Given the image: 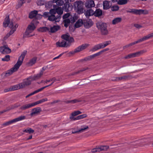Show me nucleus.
I'll return each instance as SVG.
<instances>
[{"label": "nucleus", "instance_id": "nucleus-1", "mask_svg": "<svg viewBox=\"0 0 153 153\" xmlns=\"http://www.w3.org/2000/svg\"><path fill=\"white\" fill-rule=\"evenodd\" d=\"M27 53V51H25L22 53L21 55L19 57L17 63L14 65V66L10 70L6 71V76H9L12 74L13 73L17 71L20 66L22 65Z\"/></svg>", "mask_w": 153, "mask_h": 153}, {"label": "nucleus", "instance_id": "nucleus-2", "mask_svg": "<svg viewBox=\"0 0 153 153\" xmlns=\"http://www.w3.org/2000/svg\"><path fill=\"white\" fill-rule=\"evenodd\" d=\"M62 38L64 40L61 41L57 42L56 43L57 47H67L69 46L71 43L74 41L73 38L66 34L62 35Z\"/></svg>", "mask_w": 153, "mask_h": 153}, {"label": "nucleus", "instance_id": "nucleus-3", "mask_svg": "<svg viewBox=\"0 0 153 153\" xmlns=\"http://www.w3.org/2000/svg\"><path fill=\"white\" fill-rule=\"evenodd\" d=\"M96 25L98 29L100 31L102 35H105L108 34V31L107 29V25L106 23L98 22L96 23Z\"/></svg>", "mask_w": 153, "mask_h": 153}, {"label": "nucleus", "instance_id": "nucleus-4", "mask_svg": "<svg viewBox=\"0 0 153 153\" xmlns=\"http://www.w3.org/2000/svg\"><path fill=\"white\" fill-rule=\"evenodd\" d=\"M36 26L32 23L28 25L23 36L24 38L29 37L35 35V34H30L36 28Z\"/></svg>", "mask_w": 153, "mask_h": 153}, {"label": "nucleus", "instance_id": "nucleus-5", "mask_svg": "<svg viewBox=\"0 0 153 153\" xmlns=\"http://www.w3.org/2000/svg\"><path fill=\"white\" fill-rule=\"evenodd\" d=\"M111 44V41L110 40L99 43L94 46L91 49V51L94 52L100 49L103 48Z\"/></svg>", "mask_w": 153, "mask_h": 153}, {"label": "nucleus", "instance_id": "nucleus-6", "mask_svg": "<svg viewBox=\"0 0 153 153\" xmlns=\"http://www.w3.org/2000/svg\"><path fill=\"white\" fill-rule=\"evenodd\" d=\"M18 26L17 24L14 22H12L10 24L9 27L11 29L10 31L7 33L4 37V40L7 39L11 35H12L16 30Z\"/></svg>", "mask_w": 153, "mask_h": 153}, {"label": "nucleus", "instance_id": "nucleus-7", "mask_svg": "<svg viewBox=\"0 0 153 153\" xmlns=\"http://www.w3.org/2000/svg\"><path fill=\"white\" fill-rule=\"evenodd\" d=\"M83 5L82 2L81 1H76L74 3L75 10L79 14H82L83 13Z\"/></svg>", "mask_w": 153, "mask_h": 153}, {"label": "nucleus", "instance_id": "nucleus-8", "mask_svg": "<svg viewBox=\"0 0 153 153\" xmlns=\"http://www.w3.org/2000/svg\"><path fill=\"white\" fill-rule=\"evenodd\" d=\"M146 52V50H143L134 53H131L126 56L124 57V58L125 59H129L131 58L138 57L141 55Z\"/></svg>", "mask_w": 153, "mask_h": 153}, {"label": "nucleus", "instance_id": "nucleus-9", "mask_svg": "<svg viewBox=\"0 0 153 153\" xmlns=\"http://www.w3.org/2000/svg\"><path fill=\"white\" fill-rule=\"evenodd\" d=\"M25 116H21L19 117L14 119L12 120L9 121L4 123L3 125L4 126L9 125L13 123H15L19 121L24 120L25 119Z\"/></svg>", "mask_w": 153, "mask_h": 153}, {"label": "nucleus", "instance_id": "nucleus-10", "mask_svg": "<svg viewBox=\"0 0 153 153\" xmlns=\"http://www.w3.org/2000/svg\"><path fill=\"white\" fill-rule=\"evenodd\" d=\"M90 46V44L88 43H85L82 44L75 48L74 51L72 52V53L79 52L85 49Z\"/></svg>", "mask_w": 153, "mask_h": 153}, {"label": "nucleus", "instance_id": "nucleus-11", "mask_svg": "<svg viewBox=\"0 0 153 153\" xmlns=\"http://www.w3.org/2000/svg\"><path fill=\"white\" fill-rule=\"evenodd\" d=\"M0 52L3 54L8 53L11 52L10 49L7 45L0 47Z\"/></svg>", "mask_w": 153, "mask_h": 153}, {"label": "nucleus", "instance_id": "nucleus-12", "mask_svg": "<svg viewBox=\"0 0 153 153\" xmlns=\"http://www.w3.org/2000/svg\"><path fill=\"white\" fill-rule=\"evenodd\" d=\"M32 81L33 80H32L31 77L25 79L21 83V87L23 88L29 85Z\"/></svg>", "mask_w": 153, "mask_h": 153}, {"label": "nucleus", "instance_id": "nucleus-13", "mask_svg": "<svg viewBox=\"0 0 153 153\" xmlns=\"http://www.w3.org/2000/svg\"><path fill=\"white\" fill-rule=\"evenodd\" d=\"M57 81V80L56 79L55 77H53V78H51L49 79L46 80L45 81L42 80L41 81L42 82L44 83V84H47L49 82H51V83H50L49 85H49V86H51L53 85V84L55 82H56Z\"/></svg>", "mask_w": 153, "mask_h": 153}, {"label": "nucleus", "instance_id": "nucleus-14", "mask_svg": "<svg viewBox=\"0 0 153 153\" xmlns=\"http://www.w3.org/2000/svg\"><path fill=\"white\" fill-rule=\"evenodd\" d=\"M85 5L88 8L94 7L95 6L94 1L93 0L87 1L85 3Z\"/></svg>", "mask_w": 153, "mask_h": 153}, {"label": "nucleus", "instance_id": "nucleus-15", "mask_svg": "<svg viewBox=\"0 0 153 153\" xmlns=\"http://www.w3.org/2000/svg\"><path fill=\"white\" fill-rule=\"evenodd\" d=\"M60 17L59 16H57L56 17L55 16L53 15H51L48 17V19L51 21H55L56 22H59L60 20Z\"/></svg>", "mask_w": 153, "mask_h": 153}, {"label": "nucleus", "instance_id": "nucleus-16", "mask_svg": "<svg viewBox=\"0 0 153 153\" xmlns=\"http://www.w3.org/2000/svg\"><path fill=\"white\" fill-rule=\"evenodd\" d=\"M35 106L34 102L28 103L23 105L21 107L20 109L22 110H25Z\"/></svg>", "mask_w": 153, "mask_h": 153}, {"label": "nucleus", "instance_id": "nucleus-17", "mask_svg": "<svg viewBox=\"0 0 153 153\" xmlns=\"http://www.w3.org/2000/svg\"><path fill=\"white\" fill-rule=\"evenodd\" d=\"M152 37H153V33L148 34L141 39H139L137 41H136V42H137V43H138Z\"/></svg>", "mask_w": 153, "mask_h": 153}, {"label": "nucleus", "instance_id": "nucleus-18", "mask_svg": "<svg viewBox=\"0 0 153 153\" xmlns=\"http://www.w3.org/2000/svg\"><path fill=\"white\" fill-rule=\"evenodd\" d=\"M103 8L104 10H107L109 8L111 5V3L110 1H104L103 2Z\"/></svg>", "mask_w": 153, "mask_h": 153}, {"label": "nucleus", "instance_id": "nucleus-19", "mask_svg": "<svg viewBox=\"0 0 153 153\" xmlns=\"http://www.w3.org/2000/svg\"><path fill=\"white\" fill-rule=\"evenodd\" d=\"M32 111V112L30 114L32 116L37 114L41 112V110L40 108L38 107L33 109Z\"/></svg>", "mask_w": 153, "mask_h": 153}, {"label": "nucleus", "instance_id": "nucleus-20", "mask_svg": "<svg viewBox=\"0 0 153 153\" xmlns=\"http://www.w3.org/2000/svg\"><path fill=\"white\" fill-rule=\"evenodd\" d=\"M43 74V71H41L39 73L36 75H35L33 76H31L32 80H36L39 79Z\"/></svg>", "mask_w": 153, "mask_h": 153}, {"label": "nucleus", "instance_id": "nucleus-21", "mask_svg": "<svg viewBox=\"0 0 153 153\" xmlns=\"http://www.w3.org/2000/svg\"><path fill=\"white\" fill-rule=\"evenodd\" d=\"M93 25V22L91 19H88L84 22V25L86 28H89Z\"/></svg>", "mask_w": 153, "mask_h": 153}, {"label": "nucleus", "instance_id": "nucleus-22", "mask_svg": "<svg viewBox=\"0 0 153 153\" xmlns=\"http://www.w3.org/2000/svg\"><path fill=\"white\" fill-rule=\"evenodd\" d=\"M94 11L92 9H89L85 11L84 14L86 17L91 16L94 15Z\"/></svg>", "mask_w": 153, "mask_h": 153}, {"label": "nucleus", "instance_id": "nucleus-23", "mask_svg": "<svg viewBox=\"0 0 153 153\" xmlns=\"http://www.w3.org/2000/svg\"><path fill=\"white\" fill-rule=\"evenodd\" d=\"M87 115L86 114H83L78 116L76 117H70V118L71 120H79L82 118H83L86 117Z\"/></svg>", "mask_w": 153, "mask_h": 153}, {"label": "nucleus", "instance_id": "nucleus-24", "mask_svg": "<svg viewBox=\"0 0 153 153\" xmlns=\"http://www.w3.org/2000/svg\"><path fill=\"white\" fill-rule=\"evenodd\" d=\"M63 8L66 11H70L72 9V5L70 4H67V5L64 4V5Z\"/></svg>", "mask_w": 153, "mask_h": 153}, {"label": "nucleus", "instance_id": "nucleus-25", "mask_svg": "<svg viewBox=\"0 0 153 153\" xmlns=\"http://www.w3.org/2000/svg\"><path fill=\"white\" fill-rule=\"evenodd\" d=\"M122 19L120 17H117L114 19L112 21V23L113 25H116L120 22Z\"/></svg>", "mask_w": 153, "mask_h": 153}, {"label": "nucleus", "instance_id": "nucleus-26", "mask_svg": "<svg viewBox=\"0 0 153 153\" xmlns=\"http://www.w3.org/2000/svg\"><path fill=\"white\" fill-rule=\"evenodd\" d=\"M10 88L12 91L16 90L20 88H22L21 87V83L19 84L12 86L10 87Z\"/></svg>", "mask_w": 153, "mask_h": 153}, {"label": "nucleus", "instance_id": "nucleus-27", "mask_svg": "<svg viewBox=\"0 0 153 153\" xmlns=\"http://www.w3.org/2000/svg\"><path fill=\"white\" fill-rule=\"evenodd\" d=\"M59 29V26H54L49 29V30H50L49 32L54 33L57 31Z\"/></svg>", "mask_w": 153, "mask_h": 153}, {"label": "nucleus", "instance_id": "nucleus-28", "mask_svg": "<svg viewBox=\"0 0 153 153\" xmlns=\"http://www.w3.org/2000/svg\"><path fill=\"white\" fill-rule=\"evenodd\" d=\"M102 14V10L100 9H97L94 12V15L96 16L99 17L101 16Z\"/></svg>", "mask_w": 153, "mask_h": 153}, {"label": "nucleus", "instance_id": "nucleus-29", "mask_svg": "<svg viewBox=\"0 0 153 153\" xmlns=\"http://www.w3.org/2000/svg\"><path fill=\"white\" fill-rule=\"evenodd\" d=\"M144 10H137L136 9H132V12L136 14H141L144 13Z\"/></svg>", "mask_w": 153, "mask_h": 153}, {"label": "nucleus", "instance_id": "nucleus-30", "mask_svg": "<svg viewBox=\"0 0 153 153\" xmlns=\"http://www.w3.org/2000/svg\"><path fill=\"white\" fill-rule=\"evenodd\" d=\"M37 11L34 10L30 12L29 15V17L30 19H32L33 18L36 17L37 16Z\"/></svg>", "mask_w": 153, "mask_h": 153}, {"label": "nucleus", "instance_id": "nucleus-31", "mask_svg": "<svg viewBox=\"0 0 153 153\" xmlns=\"http://www.w3.org/2000/svg\"><path fill=\"white\" fill-rule=\"evenodd\" d=\"M83 23L82 20L79 19L75 24L74 26L76 28H78L82 25Z\"/></svg>", "mask_w": 153, "mask_h": 153}, {"label": "nucleus", "instance_id": "nucleus-32", "mask_svg": "<svg viewBox=\"0 0 153 153\" xmlns=\"http://www.w3.org/2000/svg\"><path fill=\"white\" fill-rule=\"evenodd\" d=\"M20 1L19 2L17 6L18 7H21L22 4L25 3V2H27V3L30 2L31 0H20Z\"/></svg>", "mask_w": 153, "mask_h": 153}, {"label": "nucleus", "instance_id": "nucleus-33", "mask_svg": "<svg viewBox=\"0 0 153 153\" xmlns=\"http://www.w3.org/2000/svg\"><path fill=\"white\" fill-rule=\"evenodd\" d=\"M13 22H10L9 19H5L3 23V25L4 27H7L8 26H9L10 23Z\"/></svg>", "mask_w": 153, "mask_h": 153}, {"label": "nucleus", "instance_id": "nucleus-34", "mask_svg": "<svg viewBox=\"0 0 153 153\" xmlns=\"http://www.w3.org/2000/svg\"><path fill=\"white\" fill-rule=\"evenodd\" d=\"M39 31L41 32H45L46 31L50 32L49 29L46 27H41L38 29Z\"/></svg>", "mask_w": 153, "mask_h": 153}, {"label": "nucleus", "instance_id": "nucleus-35", "mask_svg": "<svg viewBox=\"0 0 153 153\" xmlns=\"http://www.w3.org/2000/svg\"><path fill=\"white\" fill-rule=\"evenodd\" d=\"M36 61V57H34L31 60H30V61L28 63V64L29 66H31L33 65L34 64Z\"/></svg>", "mask_w": 153, "mask_h": 153}, {"label": "nucleus", "instance_id": "nucleus-36", "mask_svg": "<svg viewBox=\"0 0 153 153\" xmlns=\"http://www.w3.org/2000/svg\"><path fill=\"white\" fill-rule=\"evenodd\" d=\"M48 100V99L47 98H45L44 99H43L41 100L37 101L35 102H34V105L35 106L36 105H37L38 104L41 103L42 102H43L45 101H46Z\"/></svg>", "mask_w": 153, "mask_h": 153}, {"label": "nucleus", "instance_id": "nucleus-37", "mask_svg": "<svg viewBox=\"0 0 153 153\" xmlns=\"http://www.w3.org/2000/svg\"><path fill=\"white\" fill-rule=\"evenodd\" d=\"M56 13H57L58 15L57 16H59L60 17V15H62L63 13V10L61 7H59L56 9Z\"/></svg>", "mask_w": 153, "mask_h": 153}, {"label": "nucleus", "instance_id": "nucleus-38", "mask_svg": "<svg viewBox=\"0 0 153 153\" xmlns=\"http://www.w3.org/2000/svg\"><path fill=\"white\" fill-rule=\"evenodd\" d=\"M63 22L64 23V26L66 27L68 26V25L70 24V22H71L69 18L64 19L63 20Z\"/></svg>", "mask_w": 153, "mask_h": 153}, {"label": "nucleus", "instance_id": "nucleus-39", "mask_svg": "<svg viewBox=\"0 0 153 153\" xmlns=\"http://www.w3.org/2000/svg\"><path fill=\"white\" fill-rule=\"evenodd\" d=\"M23 131L30 134L33 133L34 132V130L30 128H27V129L23 130Z\"/></svg>", "mask_w": 153, "mask_h": 153}, {"label": "nucleus", "instance_id": "nucleus-40", "mask_svg": "<svg viewBox=\"0 0 153 153\" xmlns=\"http://www.w3.org/2000/svg\"><path fill=\"white\" fill-rule=\"evenodd\" d=\"M128 77V76H124L121 77H116V80L117 81L122 80H126L127 79Z\"/></svg>", "mask_w": 153, "mask_h": 153}, {"label": "nucleus", "instance_id": "nucleus-41", "mask_svg": "<svg viewBox=\"0 0 153 153\" xmlns=\"http://www.w3.org/2000/svg\"><path fill=\"white\" fill-rule=\"evenodd\" d=\"M108 148V146H101L99 147L100 152L102 150H106Z\"/></svg>", "mask_w": 153, "mask_h": 153}, {"label": "nucleus", "instance_id": "nucleus-42", "mask_svg": "<svg viewBox=\"0 0 153 153\" xmlns=\"http://www.w3.org/2000/svg\"><path fill=\"white\" fill-rule=\"evenodd\" d=\"M127 2V0H119L117 3L119 4L123 5L126 4Z\"/></svg>", "mask_w": 153, "mask_h": 153}, {"label": "nucleus", "instance_id": "nucleus-43", "mask_svg": "<svg viewBox=\"0 0 153 153\" xmlns=\"http://www.w3.org/2000/svg\"><path fill=\"white\" fill-rule=\"evenodd\" d=\"M82 113V112L79 111H74L71 114V117H73L76 116L77 115H78L79 114H81Z\"/></svg>", "mask_w": 153, "mask_h": 153}, {"label": "nucleus", "instance_id": "nucleus-44", "mask_svg": "<svg viewBox=\"0 0 153 153\" xmlns=\"http://www.w3.org/2000/svg\"><path fill=\"white\" fill-rule=\"evenodd\" d=\"M10 60V56L9 55H7L2 58V60L4 61H8Z\"/></svg>", "mask_w": 153, "mask_h": 153}, {"label": "nucleus", "instance_id": "nucleus-45", "mask_svg": "<svg viewBox=\"0 0 153 153\" xmlns=\"http://www.w3.org/2000/svg\"><path fill=\"white\" fill-rule=\"evenodd\" d=\"M59 6H61L64 4L63 0H58L56 3Z\"/></svg>", "mask_w": 153, "mask_h": 153}, {"label": "nucleus", "instance_id": "nucleus-46", "mask_svg": "<svg viewBox=\"0 0 153 153\" xmlns=\"http://www.w3.org/2000/svg\"><path fill=\"white\" fill-rule=\"evenodd\" d=\"M49 85H47L41 88H40L35 91H34L35 93L36 94L39 92L42 91L43 89L45 88L46 87H49Z\"/></svg>", "mask_w": 153, "mask_h": 153}, {"label": "nucleus", "instance_id": "nucleus-47", "mask_svg": "<svg viewBox=\"0 0 153 153\" xmlns=\"http://www.w3.org/2000/svg\"><path fill=\"white\" fill-rule=\"evenodd\" d=\"M70 18L71 20V23H73L75 22L76 20L77 19V17L75 16H73V17H71Z\"/></svg>", "mask_w": 153, "mask_h": 153}, {"label": "nucleus", "instance_id": "nucleus-48", "mask_svg": "<svg viewBox=\"0 0 153 153\" xmlns=\"http://www.w3.org/2000/svg\"><path fill=\"white\" fill-rule=\"evenodd\" d=\"M88 128V127L86 126H82L81 128L79 129V131L80 132H82L85 129Z\"/></svg>", "mask_w": 153, "mask_h": 153}, {"label": "nucleus", "instance_id": "nucleus-49", "mask_svg": "<svg viewBox=\"0 0 153 153\" xmlns=\"http://www.w3.org/2000/svg\"><path fill=\"white\" fill-rule=\"evenodd\" d=\"M101 53V52H99L96 53H95L94 54L92 55L91 56H90V58H93L97 56L100 55Z\"/></svg>", "mask_w": 153, "mask_h": 153}, {"label": "nucleus", "instance_id": "nucleus-50", "mask_svg": "<svg viewBox=\"0 0 153 153\" xmlns=\"http://www.w3.org/2000/svg\"><path fill=\"white\" fill-rule=\"evenodd\" d=\"M79 102H80V101H79L78 100H77L75 99V100H72L71 101H70L68 102L70 103H71L72 104H74V103H76Z\"/></svg>", "mask_w": 153, "mask_h": 153}, {"label": "nucleus", "instance_id": "nucleus-51", "mask_svg": "<svg viewBox=\"0 0 153 153\" xmlns=\"http://www.w3.org/2000/svg\"><path fill=\"white\" fill-rule=\"evenodd\" d=\"M50 16V13L48 12H45L43 14V16L45 17H49V16Z\"/></svg>", "mask_w": 153, "mask_h": 153}, {"label": "nucleus", "instance_id": "nucleus-52", "mask_svg": "<svg viewBox=\"0 0 153 153\" xmlns=\"http://www.w3.org/2000/svg\"><path fill=\"white\" fill-rule=\"evenodd\" d=\"M49 13H50V15H53L55 14L56 13V9H51Z\"/></svg>", "mask_w": 153, "mask_h": 153}, {"label": "nucleus", "instance_id": "nucleus-53", "mask_svg": "<svg viewBox=\"0 0 153 153\" xmlns=\"http://www.w3.org/2000/svg\"><path fill=\"white\" fill-rule=\"evenodd\" d=\"M119 9V7L117 6H114L111 8V10L113 11H117Z\"/></svg>", "mask_w": 153, "mask_h": 153}, {"label": "nucleus", "instance_id": "nucleus-54", "mask_svg": "<svg viewBox=\"0 0 153 153\" xmlns=\"http://www.w3.org/2000/svg\"><path fill=\"white\" fill-rule=\"evenodd\" d=\"M70 14L69 13H67L65 15H64L63 16V19H65L67 18H68V17H70Z\"/></svg>", "mask_w": 153, "mask_h": 153}, {"label": "nucleus", "instance_id": "nucleus-55", "mask_svg": "<svg viewBox=\"0 0 153 153\" xmlns=\"http://www.w3.org/2000/svg\"><path fill=\"white\" fill-rule=\"evenodd\" d=\"M99 147L95 148L92 150L91 152L93 153H95L97 152H100V150H99Z\"/></svg>", "mask_w": 153, "mask_h": 153}, {"label": "nucleus", "instance_id": "nucleus-56", "mask_svg": "<svg viewBox=\"0 0 153 153\" xmlns=\"http://www.w3.org/2000/svg\"><path fill=\"white\" fill-rule=\"evenodd\" d=\"M88 67H85L82 68V69L78 71V72H77V73H79V72H80L83 71H85V70L88 69Z\"/></svg>", "mask_w": 153, "mask_h": 153}, {"label": "nucleus", "instance_id": "nucleus-57", "mask_svg": "<svg viewBox=\"0 0 153 153\" xmlns=\"http://www.w3.org/2000/svg\"><path fill=\"white\" fill-rule=\"evenodd\" d=\"M65 2V4L67 5L68 4H69V3L71 2V0H63Z\"/></svg>", "mask_w": 153, "mask_h": 153}, {"label": "nucleus", "instance_id": "nucleus-58", "mask_svg": "<svg viewBox=\"0 0 153 153\" xmlns=\"http://www.w3.org/2000/svg\"><path fill=\"white\" fill-rule=\"evenodd\" d=\"M12 91V90L11 89L10 87L9 88H8L5 89L4 90V91L5 92H6L9 91Z\"/></svg>", "mask_w": 153, "mask_h": 153}, {"label": "nucleus", "instance_id": "nucleus-59", "mask_svg": "<svg viewBox=\"0 0 153 153\" xmlns=\"http://www.w3.org/2000/svg\"><path fill=\"white\" fill-rule=\"evenodd\" d=\"M41 0H37V3L38 5H41L42 4L41 3Z\"/></svg>", "mask_w": 153, "mask_h": 153}, {"label": "nucleus", "instance_id": "nucleus-60", "mask_svg": "<svg viewBox=\"0 0 153 153\" xmlns=\"http://www.w3.org/2000/svg\"><path fill=\"white\" fill-rule=\"evenodd\" d=\"M134 26L135 27L138 28H140L141 27L140 25L137 24H135Z\"/></svg>", "mask_w": 153, "mask_h": 153}, {"label": "nucleus", "instance_id": "nucleus-61", "mask_svg": "<svg viewBox=\"0 0 153 153\" xmlns=\"http://www.w3.org/2000/svg\"><path fill=\"white\" fill-rule=\"evenodd\" d=\"M130 46V44H128V45L123 46V48L124 49H126V48H127L128 47H129Z\"/></svg>", "mask_w": 153, "mask_h": 153}, {"label": "nucleus", "instance_id": "nucleus-62", "mask_svg": "<svg viewBox=\"0 0 153 153\" xmlns=\"http://www.w3.org/2000/svg\"><path fill=\"white\" fill-rule=\"evenodd\" d=\"M137 42L136 41L134 42L131 43H130L129 44H130V46H132V45H133L136 44H137Z\"/></svg>", "mask_w": 153, "mask_h": 153}, {"label": "nucleus", "instance_id": "nucleus-63", "mask_svg": "<svg viewBox=\"0 0 153 153\" xmlns=\"http://www.w3.org/2000/svg\"><path fill=\"white\" fill-rule=\"evenodd\" d=\"M80 131H79V130H78L77 131H75V130H73L72 131V134H74L76 133H77L78 132H79Z\"/></svg>", "mask_w": 153, "mask_h": 153}, {"label": "nucleus", "instance_id": "nucleus-64", "mask_svg": "<svg viewBox=\"0 0 153 153\" xmlns=\"http://www.w3.org/2000/svg\"><path fill=\"white\" fill-rule=\"evenodd\" d=\"M109 50L108 48H106L104 50H102V51H101L100 52H101V53L105 51H108Z\"/></svg>", "mask_w": 153, "mask_h": 153}]
</instances>
